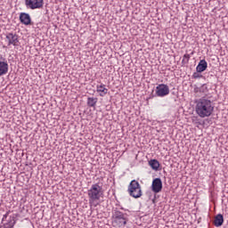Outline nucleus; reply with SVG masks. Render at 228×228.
Here are the masks:
<instances>
[{"instance_id": "obj_9", "label": "nucleus", "mask_w": 228, "mask_h": 228, "mask_svg": "<svg viewBox=\"0 0 228 228\" xmlns=\"http://www.w3.org/2000/svg\"><path fill=\"white\" fill-rule=\"evenodd\" d=\"M20 20L21 24H24L25 26H29L31 24V16H29L28 13L21 12L20 14Z\"/></svg>"}, {"instance_id": "obj_13", "label": "nucleus", "mask_w": 228, "mask_h": 228, "mask_svg": "<svg viewBox=\"0 0 228 228\" xmlns=\"http://www.w3.org/2000/svg\"><path fill=\"white\" fill-rule=\"evenodd\" d=\"M206 69H208V61H206V60L200 61L198 66L196 67L197 72H204Z\"/></svg>"}, {"instance_id": "obj_8", "label": "nucleus", "mask_w": 228, "mask_h": 228, "mask_svg": "<svg viewBox=\"0 0 228 228\" xmlns=\"http://www.w3.org/2000/svg\"><path fill=\"white\" fill-rule=\"evenodd\" d=\"M151 190L154 193H159V191L163 190V182H161V178H155L152 181Z\"/></svg>"}, {"instance_id": "obj_5", "label": "nucleus", "mask_w": 228, "mask_h": 228, "mask_svg": "<svg viewBox=\"0 0 228 228\" xmlns=\"http://www.w3.org/2000/svg\"><path fill=\"white\" fill-rule=\"evenodd\" d=\"M25 6L29 10H37L44 6V0H25Z\"/></svg>"}, {"instance_id": "obj_12", "label": "nucleus", "mask_w": 228, "mask_h": 228, "mask_svg": "<svg viewBox=\"0 0 228 228\" xmlns=\"http://www.w3.org/2000/svg\"><path fill=\"white\" fill-rule=\"evenodd\" d=\"M214 225L216 227H222V225H224V216L222 214H218L215 216Z\"/></svg>"}, {"instance_id": "obj_10", "label": "nucleus", "mask_w": 228, "mask_h": 228, "mask_svg": "<svg viewBox=\"0 0 228 228\" xmlns=\"http://www.w3.org/2000/svg\"><path fill=\"white\" fill-rule=\"evenodd\" d=\"M5 74H8V61L4 59V61H0V76Z\"/></svg>"}, {"instance_id": "obj_11", "label": "nucleus", "mask_w": 228, "mask_h": 228, "mask_svg": "<svg viewBox=\"0 0 228 228\" xmlns=\"http://www.w3.org/2000/svg\"><path fill=\"white\" fill-rule=\"evenodd\" d=\"M96 92L100 94V97H104L108 94V88L103 84L96 86Z\"/></svg>"}, {"instance_id": "obj_18", "label": "nucleus", "mask_w": 228, "mask_h": 228, "mask_svg": "<svg viewBox=\"0 0 228 228\" xmlns=\"http://www.w3.org/2000/svg\"><path fill=\"white\" fill-rule=\"evenodd\" d=\"M193 77H197V73H194V74H193Z\"/></svg>"}, {"instance_id": "obj_14", "label": "nucleus", "mask_w": 228, "mask_h": 228, "mask_svg": "<svg viewBox=\"0 0 228 228\" xmlns=\"http://www.w3.org/2000/svg\"><path fill=\"white\" fill-rule=\"evenodd\" d=\"M15 225V218L9 217L8 222L0 226V228H13Z\"/></svg>"}, {"instance_id": "obj_3", "label": "nucleus", "mask_w": 228, "mask_h": 228, "mask_svg": "<svg viewBox=\"0 0 228 228\" xmlns=\"http://www.w3.org/2000/svg\"><path fill=\"white\" fill-rule=\"evenodd\" d=\"M128 193L134 199H140L142 197V186L136 180H133L128 185Z\"/></svg>"}, {"instance_id": "obj_15", "label": "nucleus", "mask_w": 228, "mask_h": 228, "mask_svg": "<svg viewBox=\"0 0 228 228\" xmlns=\"http://www.w3.org/2000/svg\"><path fill=\"white\" fill-rule=\"evenodd\" d=\"M149 165L152 170H159L160 167L159 161H158V159H151L149 161Z\"/></svg>"}, {"instance_id": "obj_1", "label": "nucleus", "mask_w": 228, "mask_h": 228, "mask_svg": "<svg viewBox=\"0 0 228 228\" xmlns=\"http://www.w3.org/2000/svg\"><path fill=\"white\" fill-rule=\"evenodd\" d=\"M195 111L197 115L200 117V118L211 117V115H213V111H215L213 102L208 98L199 99L196 102Z\"/></svg>"}, {"instance_id": "obj_4", "label": "nucleus", "mask_w": 228, "mask_h": 228, "mask_svg": "<svg viewBox=\"0 0 228 228\" xmlns=\"http://www.w3.org/2000/svg\"><path fill=\"white\" fill-rule=\"evenodd\" d=\"M126 224H127V215L120 211H117L114 214L112 220L113 227H124Z\"/></svg>"}, {"instance_id": "obj_2", "label": "nucleus", "mask_w": 228, "mask_h": 228, "mask_svg": "<svg viewBox=\"0 0 228 228\" xmlns=\"http://www.w3.org/2000/svg\"><path fill=\"white\" fill-rule=\"evenodd\" d=\"M87 195L90 206L96 207L97 202H99V200H101V198H102L104 195L102 186L99 185V183L93 184L91 188L87 191Z\"/></svg>"}, {"instance_id": "obj_7", "label": "nucleus", "mask_w": 228, "mask_h": 228, "mask_svg": "<svg viewBox=\"0 0 228 228\" xmlns=\"http://www.w3.org/2000/svg\"><path fill=\"white\" fill-rule=\"evenodd\" d=\"M5 42H7V45H19V36L17 34L9 33L6 35Z\"/></svg>"}, {"instance_id": "obj_16", "label": "nucleus", "mask_w": 228, "mask_h": 228, "mask_svg": "<svg viewBox=\"0 0 228 228\" xmlns=\"http://www.w3.org/2000/svg\"><path fill=\"white\" fill-rule=\"evenodd\" d=\"M97 98H94V97H89L87 99V106H89V108H95V105L97 104Z\"/></svg>"}, {"instance_id": "obj_6", "label": "nucleus", "mask_w": 228, "mask_h": 228, "mask_svg": "<svg viewBox=\"0 0 228 228\" xmlns=\"http://www.w3.org/2000/svg\"><path fill=\"white\" fill-rule=\"evenodd\" d=\"M170 94V88L165 84H159L156 87V95L158 97H165Z\"/></svg>"}, {"instance_id": "obj_17", "label": "nucleus", "mask_w": 228, "mask_h": 228, "mask_svg": "<svg viewBox=\"0 0 228 228\" xmlns=\"http://www.w3.org/2000/svg\"><path fill=\"white\" fill-rule=\"evenodd\" d=\"M190 61V54L185 53L183 55V59L182 61V63H183V65H186V63H188Z\"/></svg>"}]
</instances>
